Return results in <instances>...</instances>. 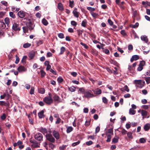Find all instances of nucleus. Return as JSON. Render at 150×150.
<instances>
[{
    "label": "nucleus",
    "instance_id": "obj_1",
    "mask_svg": "<svg viewBox=\"0 0 150 150\" xmlns=\"http://www.w3.org/2000/svg\"><path fill=\"white\" fill-rule=\"evenodd\" d=\"M134 83L135 84L137 88H142L144 86L145 84V81L143 80H135L134 81Z\"/></svg>",
    "mask_w": 150,
    "mask_h": 150
},
{
    "label": "nucleus",
    "instance_id": "obj_2",
    "mask_svg": "<svg viewBox=\"0 0 150 150\" xmlns=\"http://www.w3.org/2000/svg\"><path fill=\"white\" fill-rule=\"evenodd\" d=\"M94 96L93 92L90 90H86L84 92L83 97L88 98H92Z\"/></svg>",
    "mask_w": 150,
    "mask_h": 150
},
{
    "label": "nucleus",
    "instance_id": "obj_3",
    "mask_svg": "<svg viewBox=\"0 0 150 150\" xmlns=\"http://www.w3.org/2000/svg\"><path fill=\"white\" fill-rule=\"evenodd\" d=\"M50 94H49V96L45 97L43 99L44 101L48 104H50L53 102V99L50 96Z\"/></svg>",
    "mask_w": 150,
    "mask_h": 150
},
{
    "label": "nucleus",
    "instance_id": "obj_4",
    "mask_svg": "<svg viewBox=\"0 0 150 150\" xmlns=\"http://www.w3.org/2000/svg\"><path fill=\"white\" fill-rule=\"evenodd\" d=\"M34 137L36 140L38 141H40V142L42 141L43 136L40 133H38L35 134Z\"/></svg>",
    "mask_w": 150,
    "mask_h": 150
},
{
    "label": "nucleus",
    "instance_id": "obj_5",
    "mask_svg": "<svg viewBox=\"0 0 150 150\" xmlns=\"http://www.w3.org/2000/svg\"><path fill=\"white\" fill-rule=\"evenodd\" d=\"M46 139L50 142L52 143H54L55 142V139L51 134H46Z\"/></svg>",
    "mask_w": 150,
    "mask_h": 150
},
{
    "label": "nucleus",
    "instance_id": "obj_6",
    "mask_svg": "<svg viewBox=\"0 0 150 150\" xmlns=\"http://www.w3.org/2000/svg\"><path fill=\"white\" fill-rule=\"evenodd\" d=\"M10 96L9 94L7 93H4L2 95H1L0 96V98L1 99H3L5 98H6V100H8L9 99Z\"/></svg>",
    "mask_w": 150,
    "mask_h": 150
},
{
    "label": "nucleus",
    "instance_id": "obj_7",
    "mask_svg": "<svg viewBox=\"0 0 150 150\" xmlns=\"http://www.w3.org/2000/svg\"><path fill=\"white\" fill-rule=\"evenodd\" d=\"M18 15L20 18H22L25 16V13L22 11H20L18 12Z\"/></svg>",
    "mask_w": 150,
    "mask_h": 150
},
{
    "label": "nucleus",
    "instance_id": "obj_8",
    "mask_svg": "<svg viewBox=\"0 0 150 150\" xmlns=\"http://www.w3.org/2000/svg\"><path fill=\"white\" fill-rule=\"evenodd\" d=\"M17 69L19 72H24L26 70V69L23 66H20L18 67Z\"/></svg>",
    "mask_w": 150,
    "mask_h": 150
},
{
    "label": "nucleus",
    "instance_id": "obj_9",
    "mask_svg": "<svg viewBox=\"0 0 150 150\" xmlns=\"http://www.w3.org/2000/svg\"><path fill=\"white\" fill-rule=\"evenodd\" d=\"M53 136L57 139H58L59 138V133L56 131H54L52 132Z\"/></svg>",
    "mask_w": 150,
    "mask_h": 150
},
{
    "label": "nucleus",
    "instance_id": "obj_10",
    "mask_svg": "<svg viewBox=\"0 0 150 150\" xmlns=\"http://www.w3.org/2000/svg\"><path fill=\"white\" fill-rule=\"evenodd\" d=\"M12 28L15 31L20 30V29L19 27V25L16 23H14L13 25Z\"/></svg>",
    "mask_w": 150,
    "mask_h": 150
},
{
    "label": "nucleus",
    "instance_id": "obj_11",
    "mask_svg": "<svg viewBox=\"0 0 150 150\" xmlns=\"http://www.w3.org/2000/svg\"><path fill=\"white\" fill-rule=\"evenodd\" d=\"M39 131L42 133L43 134L46 133L47 132V130L45 128L41 127L39 129Z\"/></svg>",
    "mask_w": 150,
    "mask_h": 150
},
{
    "label": "nucleus",
    "instance_id": "obj_12",
    "mask_svg": "<svg viewBox=\"0 0 150 150\" xmlns=\"http://www.w3.org/2000/svg\"><path fill=\"white\" fill-rule=\"evenodd\" d=\"M141 40L144 41L145 43H147L148 42V40L147 37L145 35H142L141 37Z\"/></svg>",
    "mask_w": 150,
    "mask_h": 150
},
{
    "label": "nucleus",
    "instance_id": "obj_13",
    "mask_svg": "<svg viewBox=\"0 0 150 150\" xmlns=\"http://www.w3.org/2000/svg\"><path fill=\"white\" fill-rule=\"evenodd\" d=\"M57 7L58 8L60 11H62L64 9L63 5L61 3H59L58 4Z\"/></svg>",
    "mask_w": 150,
    "mask_h": 150
},
{
    "label": "nucleus",
    "instance_id": "obj_14",
    "mask_svg": "<svg viewBox=\"0 0 150 150\" xmlns=\"http://www.w3.org/2000/svg\"><path fill=\"white\" fill-rule=\"evenodd\" d=\"M35 53L34 52L32 51L29 54L28 56L30 59H32L34 57Z\"/></svg>",
    "mask_w": 150,
    "mask_h": 150
},
{
    "label": "nucleus",
    "instance_id": "obj_15",
    "mask_svg": "<svg viewBox=\"0 0 150 150\" xmlns=\"http://www.w3.org/2000/svg\"><path fill=\"white\" fill-rule=\"evenodd\" d=\"M44 111L43 110H42L40 112L38 113V116L40 118H42L44 117Z\"/></svg>",
    "mask_w": 150,
    "mask_h": 150
},
{
    "label": "nucleus",
    "instance_id": "obj_16",
    "mask_svg": "<svg viewBox=\"0 0 150 150\" xmlns=\"http://www.w3.org/2000/svg\"><path fill=\"white\" fill-rule=\"evenodd\" d=\"M150 128V125L149 124H146L144 127V129L145 131H148Z\"/></svg>",
    "mask_w": 150,
    "mask_h": 150
},
{
    "label": "nucleus",
    "instance_id": "obj_17",
    "mask_svg": "<svg viewBox=\"0 0 150 150\" xmlns=\"http://www.w3.org/2000/svg\"><path fill=\"white\" fill-rule=\"evenodd\" d=\"M54 100L55 101H57L58 102H60V98L57 95H55L53 97Z\"/></svg>",
    "mask_w": 150,
    "mask_h": 150
},
{
    "label": "nucleus",
    "instance_id": "obj_18",
    "mask_svg": "<svg viewBox=\"0 0 150 150\" xmlns=\"http://www.w3.org/2000/svg\"><path fill=\"white\" fill-rule=\"evenodd\" d=\"M48 146L49 147L52 149H53L55 147V145L53 144L52 142L49 143Z\"/></svg>",
    "mask_w": 150,
    "mask_h": 150
},
{
    "label": "nucleus",
    "instance_id": "obj_19",
    "mask_svg": "<svg viewBox=\"0 0 150 150\" xmlns=\"http://www.w3.org/2000/svg\"><path fill=\"white\" fill-rule=\"evenodd\" d=\"M119 137H115L112 139V142L114 143H116L118 142Z\"/></svg>",
    "mask_w": 150,
    "mask_h": 150
},
{
    "label": "nucleus",
    "instance_id": "obj_20",
    "mask_svg": "<svg viewBox=\"0 0 150 150\" xmlns=\"http://www.w3.org/2000/svg\"><path fill=\"white\" fill-rule=\"evenodd\" d=\"M147 112L144 110H142L141 111V113L143 117L146 116L147 114ZM144 118V117H143V119Z\"/></svg>",
    "mask_w": 150,
    "mask_h": 150
},
{
    "label": "nucleus",
    "instance_id": "obj_21",
    "mask_svg": "<svg viewBox=\"0 0 150 150\" xmlns=\"http://www.w3.org/2000/svg\"><path fill=\"white\" fill-rule=\"evenodd\" d=\"M129 113L130 115H134L135 114L136 111L132 108H131L129 110Z\"/></svg>",
    "mask_w": 150,
    "mask_h": 150
},
{
    "label": "nucleus",
    "instance_id": "obj_22",
    "mask_svg": "<svg viewBox=\"0 0 150 150\" xmlns=\"http://www.w3.org/2000/svg\"><path fill=\"white\" fill-rule=\"evenodd\" d=\"M38 91L39 93L43 94L45 93V90L44 88H40L38 89Z\"/></svg>",
    "mask_w": 150,
    "mask_h": 150
},
{
    "label": "nucleus",
    "instance_id": "obj_23",
    "mask_svg": "<svg viewBox=\"0 0 150 150\" xmlns=\"http://www.w3.org/2000/svg\"><path fill=\"white\" fill-rule=\"evenodd\" d=\"M73 13L74 16L76 18H78L79 16V13L77 11L74 10L73 11Z\"/></svg>",
    "mask_w": 150,
    "mask_h": 150
},
{
    "label": "nucleus",
    "instance_id": "obj_24",
    "mask_svg": "<svg viewBox=\"0 0 150 150\" xmlns=\"http://www.w3.org/2000/svg\"><path fill=\"white\" fill-rule=\"evenodd\" d=\"M139 25L138 23H136L134 25H130V27L132 28H135L137 27Z\"/></svg>",
    "mask_w": 150,
    "mask_h": 150
},
{
    "label": "nucleus",
    "instance_id": "obj_25",
    "mask_svg": "<svg viewBox=\"0 0 150 150\" xmlns=\"http://www.w3.org/2000/svg\"><path fill=\"white\" fill-rule=\"evenodd\" d=\"M42 22L43 24L45 25H47L48 24V22L45 18L42 19Z\"/></svg>",
    "mask_w": 150,
    "mask_h": 150
},
{
    "label": "nucleus",
    "instance_id": "obj_26",
    "mask_svg": "<svg viewBox=\"0 0 150 150\" xmlns=\"http://www.w3.org/2000/svg\"><path fill=\"white\" fill-rule=\"evenodd\" d=\"M68 89L71 92H74L76 88L74 86H71V87L69 88Z\"/></svg>",
    "mask_w": 150,
    "mask_h": 150
},
{
    "label": "nucleus",
    "instance_id": "obj_27",
    "mask_svg": "<svg viewBox=\"0 0 150 150\" xmlns=\"http://www.w3.org/2000/svg\"><path fill=\"white\" fill-rule=\"evenodd\" d=\"M73 128L71 127H67V133H69L72 131Z\"/></svg>",
    "mask_w": 150,
    "mask_h": 150
},
{
    "label": "nucleus",
    "instance_id": "obj_28",
    "mask_svg": "<svg viewBox=\"0 0 150 150\" xmlns=\"http://www.w3.org/2000/svg\"><path fill=\"white\" fill-rule=\"evenodd\" d=\"M31 44L30 43H26L23 45V47L24 48H27L30 47Z\"/></svg>",
    "mask_w": 150,
    "mask_h": 150
},
{
    "label": "nucleus",
    "instance_id": "obj_29",
    "mask_svg": "<svg viewBox=\"0 0 150 150\" xmlns=\"http://www.w3.org/2000/svg\"><path fill=\"white\" fill-rule=\"evenodd\" d=\"M6 27L5 24L2 22H0V27L2 28H4Z\"/></svg>",
    "mask_w": 150,
    "mask_h": 150
},
{
    "label": "nucleus",
    "instance_id": "obj_30",
    "mask_svg": "<svg viewBox=\"0 0 150 150\" xmlns=\"http://www.w3.org/2000/svg\"><path fill=\"white\" fill-rule=\"evenodd\" d=\"M107 139L106 141L108 142H110L111 141V136L110 134H108L107 135Z\"/></svg>",
    "mask_w": 150,
    "mask_h": 150
},
{
    "label": "nucleus",
    "instance_id": "obj_31",
    "mask_svg": "<svg viewBox=\"0 0 150 150\" xmlns=\"http://www.w3.org/2000/svg\"><path fill=\"white\" fill-rule=\"evenodd\" d=\"M4 21L5 23L7 25H8L10 23V20L8 18H5L4 19Z\"/></svg>",
    "mask_w": 150,
    "mask_h": 150
},
{
    "label": "nucleus",
    "instance_id": "obj_32",
    "mask_svg": "<svg viewBox=\"0 0 150 150\" xmlns=\"http://www.w3.org/2000/svg\"><path fill=\"white\" fill-rule=\"evenodd\" d=\"M132 134V133L131 132H128L127 133V136L129 138L131 139H132L133 137Z\"/></svg>",
    "mask_w": 150,
    "mask_h": 150
},
{
    "label": "nucleus",
    "instance_id": "obj_33",
    "mask_svg": "<svg viewBox=\"0 0 150 150\" xmlns=\"http://www.w3.org/2000/svg\"><path fill=\"white\" fill-rule=\"evenodd\" d=\"M145 80L147 84L150 83V77H147L145 78Z\"/></svg>",
    "mask_w": 150,
    "mask_h": 150
},
{
    "label": "nucleus",
    "instance_id": "obj_34",
    "mask_svg": "<svg viewBox=\"0 0 150 150\" xmlns=\"http://www.w3.org/2000/svg\"><path fill=\"white\" fill-rule=\"evenodd\" d=\"M102 91L100 89H97L95 91V93L96 94H100L101 93Z\"/></svg>",
    "mask_w": 150,
    "mask_h": 150
},
{
    "label": "nucleus",
    "instance_id": "obj_35",
    "mask_svg": "<svg viewBox=\"0 0 150 150\" xmlns=\"http://www.w3.org/2000/svg\"><path fill=\"white\" fill-rule=\"evenodd\" d=\"M41 74V77L42 78H43L45 76L46 74V73L43 70H41L40 71Z\"/></svg>",
    "mask_w": 150,
    "mask_h": 150
},
{
    "label": "nucleus",
    "instance_id": "obj_36",
    "mask_svg": "<svg viewBox=\"0 0 150 150\" xmlns=\"http://www.w3.org/2000/svg\"><path fill=\"white\" fill-rule=\"evenodd\" d=\"M65 50V47H62L60 49V54H63Z\"/></svg>",
    "mask_w": 150,
    "mask_h": 150
},
{
    "label": "nucleus",
    "instance_id": "obj_37",
    "mask_svg": "<svg viewBox=\"0 0 150 150\" xmlns=\"http://www.w3.org/2000/svg\"><path fill=\"white\" fill-rule=\"evenodd\" d=\"M23 31L24 33H26L28 31V28L27 27L24 26L23 27Z\"/></svg>",
    "mask_w": 150,
    "mask_h": 150
},
{
    "label": "nucleus",
    "instance_id": "obj_38",
    "mask_svg": "<svg viewBox=\"0 0 150 150\" xmlns=\"http://www.w3.org/2000/svg\"><path fill=\"white\" fill-rule=\"evenodd\" d=\"M123 89L125 91H126L128 92H129V88H128L127 86V85H125L124 86V87L123 88Z\"/></svg>",
    "mask_w": 150,
    "mask_h": 150
},
{
    "label": "nucleus",
    "instance_id": "obj_39",
    "mask_svg": "<svg viewBox=\"0 0 150 150\" xmlns=\"http://www.w3.org/2000/svg\"><path fill=\"white\" fill-rule=\"evenodd\" d=\"M86 23H87V22H86V20H84L82 21V22L81 23V25L82 26L84 27H85L86 26Z\"/></svg>",
    "mask_w": 150,
    "mask_h": 150
},
{
    "label": "nucleus",
    "instance_id": "obj_40",
    "mask_svg": "<svg viewBox=\"0 0 150 150\" xmlns=\"http://www.w3.org/2000/svg\"><path fill=\"white\" fill-rule=\"evenodd\" d=\"M139 142L141 143H144L146 142V139L143 138H141L139 140Z\"/></svg>",
    "mask_w": 150,
    "mask_h": 150
},
{
    "label": "nucleus",
    "instance_id": "obj_41",
    "mask_svg": "<svg viewBox=\"0 0 150 150\" xmlns=\"http://www.w3.org/2000/svg\"><path fill=\"white\" fill-rule=\"evenodd\" d=\"M91 14L93 17L95 18H96L97 16H98V14L94 12H91Z\"/></svg>",
    "mask_w": 150,
    "mask_h": 150
},
{
    "label": "nucleus",
    "instance_id": "obj_42",
    "mask_svg": "<svg viewBox=\"0 0 150 150\" xmlns=\"http://www.w3.org/2000/svg\"><path fill=\"white\" fill-rule=\"evenodd\" d=\"M58 37L61 39H63L64 38V35L62 33H59L58 34Z\"/></svg>",
    "mask_w": 150,
    "mask_h": 150
},
{
    "label": "nucleus",
    "instance_id": "obj_43",
    "mask_svg": "<svg viewBox=\"0 0 150 150\" xmlns=\"http://www.w3.org/2000/svg\"><path fill=\"white\" fill-rule=\"evenodd\" d=\"M57 80L59 83H61L63 81V79L62 78L59 77L57 78Z\"/></svg>",
    "mask_w": 150,
    "mask_h": 150
},
{
    "label": "nucleus",
    "instance_id": "obj_44",
    "mask_svg": "<svg viewBox=\"0 0 150 150\" xmlns=\"http://www.w3.org/2000/svg\"><path fill=\"white\" fill-rule=\"evenodd\" d=\"M132 57L134 60H136L139 58V57L137 55H134L132 56Z\"/></svg>",
    "mask_w": 150,
    "mask_h": 150
},
{
    "label": "nucleus",
    "instance_id": "obj_45",
    "mask_svg": "<svg viewBox=\"0 0 150 150\" xmlns=\"http://www.w3.org/2000/svg\"><path fill=\"white\" fill-rule=\"evenodd\" d=\"M34 88L33 87H31V89L30 91V93L31 94H34Z\"/></svg>",
    "mask_w": 150,
    "mask_h": 150
},
{
    "label": "nucleus",
    "instance_id": "obj_46",
    "mask_svg": "<svg viewBox=\"0 0 150 150\" xmlns=\"http://www.w3.org/2000/svg\"><path fill=\"white\" fill-rule=\"evenodd\" d=\"M9 15L10 17L13 18H15V15L12 12H9Z\"/></svg>",
    "mask_w": 150,
    "mask_h": 150
},
{
    "label": "nucleus",
    "instance_id": "obj_47",
    "mask_svg": "<svg viewBox=\"0 0 150 150\" xmlns=\"http://www.w3.org/2000/svg\"><path fill=\"white\" fill-rule=\"evenodd\" d=\"M113 130L112 128H110L108 130L107 132H106L107 133L111 134L113 133Z\"/></svg>",
    "mask_w": 150,
    "mask_h": 150
},
{
    "label": "nucleus",
    "instance_id": "obj_48",
    "mask_svg": "<svg viewBox=\"0 0 150 150\" xmlns=\"http://www.w3.org/2000/svg\"><path fill=\"white\" fill-rule=\"evenodd\" d=\"M87 9L88 10L91 11H94L95 10V8H92L90 7H87Z\"/></svg>",
    "mask_w": 150,
    "mask_h": 150
},
{
    "label": "nucleus",
    "instance_id": "obj_49",
    "mask_svg": "<svg viewBox=\"0 0 150 150\" xmlns=\"http://www.w3.org/2000/svg\"><path fill=\"white\" fill-rule=\"evenodd\" d=\"M32 146L33 148H34L38 147L39 146L38 145V143H37L36 142L33 144L32 145Z\"/></svg>",
    "mask_w": 150,
    "mask_h": 150
},
{
    "label": "nucleus",
    "instance_id": "obj_50",
    "mask_svg": "<svg viewBox=\"0 0 150 150\" xmlns=\"http://www.w3.org/2000/svg\"><path fill=\"white\" fill-rule=\"evenodd\" d=\"M69 6L71 8H73L74 6V1H69Z\"/></svg>",
    "mask_w": 150,
    "mask_h": 150
},
{
    "label": "nucleus",
    "instance_id": "obj_51",
    "mask_svg": "<svg viewBox=\"0 0 150 150\" xmlns=\"http://www.w3.org/2000/svg\"><path fill=\"white\" fill-rule=\"evenodd\" d=\"M79 90L81 92L84 94V92H85L86 90L83 88H80L79 89Z\"/></svg>",
    "mask_w": 150,
    "mask_h": 150
},
{
    "label": "nucleus",
    "instance_id": "obj_52",
    "mask_svg": "<svg viewBox=\"0 0 150 150\" xmlns=\"http://www.w3.org/2000/svg\"><path fill=\"white\" fill-rule=\"evenodd\" d=\"M81 45L83 46L85 48L87 49L88 48V46L86 44L83 43L82 42L80 43Z\"/></svg>",
    "mask_w": 150,
    "mask_h": 150
},
{
    "label": "nucleus",
    "instance_id": "obj_53",
    "mask_svg": "<svg viewBox=\"0 0 150 150\" xmlns=\"http://www.w3.org/2000/svg\"><path fill=\"white\" fill-rule=\"evenodd\" d=\"M80 143V141H79L73 143L72 144V146H76V145H78Z\"/></svg>",
    "mask_w": 150,
    "mask_h": 150
},
{
    "label": "nucleus",
    "instance_id": "obj_54",
    "mask_svg": "<svg viewBox=\"0 0 150 150\" xmlns=\"http://www.w3.org/2000/svg\"><path fill=\"white\" fill-rule=\"evenodd\" d=\"M71 24L72 25L76 26L77 25V23L74 21H71Z\"/></svg>",
    "mask_w": 150,
    "mask_h": 150
},
{
    "label": "nucleus",
    "instance_id": "obj_55",
    "mask_svg": "<svg viewBox=\"0 0 150 150\" xmlns=\"http://www.w3.org/2000/svg\"><path fill=\"white\" fill-rule=\"evenodd\" d=\"M102 100L103 102L105 103H106L108 102L106 98L105 97L103 98Z\"/></svg>",
    "mask_w": 150,
    "mask_h": 150
},
{
    "label": "nucleus",
    "instance_id": "obj_56",
    "mask_svg": "<svg viewBox=\"0 0 150 150\" xmlns=\"http://www.w3.org/2000/svg\"><path fill=\"white\" fill-rule=\"evenodd\" d=\"M93 144V142L91 141H89L86 142V144L88 146L91 145Z\"/></svg>",
    "mask_w": 150,
    "mask_h": 150
},
{
    "label": "nucleus",
    "instance_id": "obj_57",
    "mask_svg": "<svg viewBox=\"0 0 150 150\" xmlns=\"http://www.w3.org/2000/svg\"><path fill=\"white\" fill-rule=\"evenodd\" d=\"M1 3L3 4V5L6 6H7L8 5V3L6 1H1Z\"/></svg>",
    "mask_w": 150,
    "mask_h": 150
},
{
    "label": "nucleus",
    "instance_id": "obj_58",
    "mask_svg": "<svg viewBox=\"0 0 150 150\" xmlns=\"http://www.w3.org/2000/svg\"><path fill=\"white\" fill-rule=\"evenodd\" d=\"M145 62L144 61H142L139 64V65H140L142 67H143L145 65Z\"/></svg>",
    "mask_w": 150,
    "mask_h": 150
},
{
    "label": "nucleus",
    "instance_id": "obj_59",
    "mask_svg": "<svg viewBox=\"0 0 150 150\" xmlns=\"http://www.w3.org/2000/svg\"><path fill=\"white\" fill-rule=\"evenodd\" d=\"M66 146V145H62V146L59 147V149L60 150H64Z\"/></svg>",
    "mask_w": 150,
    "mask_h": 150
},
{
    "label": "nucleus",
    "instance_id": "obj_60",
    "mask_svg": "<svg viewBox=\"0 0 150 150\" xmlns=\"http://www.w3.org/2000/svg\"><path fill=\"white\" fill-rule=\"evenodd\" d=\"M143 69V67L139 65V67L137 68V70L139 71H142Z\"/></svg>",
    "mask_w": 150,
    "mask_h": 150
},
{
    "label": "nucleus",
    "instance_id": "obj_61",
    "mask_svg": "<svg viewBox=\"0 0 150 150\" xmlns=\"http://www.w3.org/2000/svg\"><path fill=\"white\" fill-rule=\"evenodd\" d=\"M43 146L46 148L47 150L48 149V147L47 146V144L46 142H45L43 144Z\"/></svg>",
    "mask_w": 150,
    "mask_h": 150
},
{
    "label": "nucleus",
    "instance_id": "obj_62",
    "mask_svg": "<svg viewBox=\"0 0 150 150\" xmlns=\"http://www.w3.org/2000/svg\"><path fill=\"white\" fill-rule=\"evenodd\" d=\"M108 23L110 25H113V22L110 19H108Z\"/></svg>",
    "mask_w": 150,
    "mask_h": 150
},
{
    "label": "nucleus",
    "instance_id": "obj_63",
    "mask_svg": "<svg viewBox=\"0 0 150 150\" xmlns=\"http://www.w3.org/2000/svg\"><path fill=\"white\" fill-rule=\"evenodd\" d=\"M142 93L143 94L145 95L146 94L148 93L146 89H144L142 90Z\"/></svg>",
    "mask_w": 150,
    "mask_h": 150
},
{
    "label": "nucleus",
    "instance_id": "obj_64",
    "mask_svg": "<svg viewBox=\"0 0 150 150\" xmlns=\"http://www.w3.org/2000/svg\"><path fill=\"white\" fill-rule=\"evenodd\" d=\"M131 95L130 94L127 93L124 95V96L125 98H129L130 97Z\"/></svg>",
    "mask_w": 150,
    "mask_h": 150
}]
</instances>
